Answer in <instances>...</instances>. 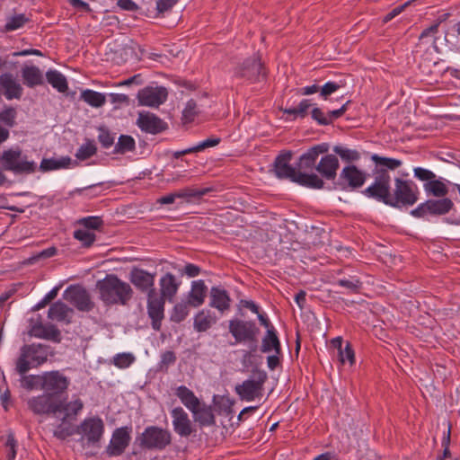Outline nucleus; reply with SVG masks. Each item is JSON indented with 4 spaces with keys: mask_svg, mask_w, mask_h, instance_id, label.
<instances>
[{
    "mask_svg": "<svg viewBox=\"0 0 460 460\" xmlns=\"http://www.w3.org/2000/svg\"><path fill=\"white\" fill-rule=\"evenodd\" d=\"M66 299L79 311L90 312L94 307L90 294L83 287H70L67 288Z\"/></svg>",
    "mask_w": 460,
    "mask_h": 460,
    "instance_id": "20",
    "label": "nucleus"
},
{
    "mask_svg": "<svg viewBox=\"0 0 460 460\" xmlns=\"http://www.w3.org/2000/svg\"><path fill=\"white\" fill-rule=\"evenodd\" d=\"M366 181V173L355 165L345 166L339 176L337 185L341 189L360 188Z\"/></svg>",
    "mask_w": 460,
    "mask_h": 460,
    "instance_id": "17",
    "label": "nucleus"
},
{
    "mask_svg": "<svg viewBox=\"0 0 460 460\" xmlns=\"http://www.w3.org/2000/svg\"><path fill=\"white\" fill-rule=\"evenodd\" d=\"M42 377V390L52 397L65 393L70 385L69 378L58 370L44 372Z\"/></svg>",
    "mask_w": 460,
    "mask_h": 460,
    "instance_id": "11",
    "label": "nucleus"
},
{
    "mask_svg": "<svg viewBox=\"0 0 460 460\" xmlns=\"http://www.w3.org/2000/svg\"><path fill=\"white\" fill-rule=\"evenodd\" d=\"M171 416L172 418L173 430L181 438H188L196 432V429L189 418L188 413L182 407L178 406L173 408L171 411Z\"/></svg>",
    "mask_w": 460,
    "mask_h": 460,
    "instance_id": "19",
    "label": "nucleus"
},
{
    "mask_svg": "<svg viewBox=\"0 0 460 460\" xmlns=\"http://www.w3.org/2000/svg\"><path fill=\"white\" fill-rule=\"evenodd\" d=\"M340 85L335 82H327L321 89V96L327 99L329 95L336 92Z\"/></svg>",
    "mask_w": 460,
    "mask_h": 460,
    "instance_id": "64",
    "label": "nucleus"
},
{
    "mask_svg": "<svg viewBox=\"0 0 460 460\" xmlns=\"http://www.w3.org/2000/svg\"><path fill=\"white\" fill-rule=\"evenodd\" d=\"M419 193L418 186L414 181L395 178L388 206L396 208L412 206L417 202Z\"/></svg>",
    "mask_w": 460,
    "mask_h": 460,
    "instance_id": "5",
    "label": "nucleus"
},
{
    "mask_svg": "<svg viewBox=\"0 0 460 460\" xmlns=\"http://www.w3.org/2000/svg\"><path fill=\"white\" fill-rule=\"evenodd\" d=\"M23 84L28 88H35L44 84L42 71L34 65H24L21 69Z\"/></svg>",
    "mask_w": 460,
    "mask_h": 460,
    "instance_id": "27",
    "label": "nucleus"
},
{
    "mask_svg": "<svg viewBox=\"0 0 460 460\" xmlns=\"http://www.w3.org/2000/svg\"><path fill=\"white\" fill-rule=\"evenodd\" d=\"M97 147L93 140L87 139L76 151L75 157L80 161H84L94 155Z\"/></svg>",
    "mask_w": 460,
    "mask_h": 460,
    "instance_id": "45",
    "label": "nucleus"
},
{
    "mask_svg": "<svg viewBox=\"0 0 460 460\" xmlns=\"http://www.w3.org/2000/svg\"><path fill=\"white\" fill-rule=\"evenodd\" d=\"M371 159L376 164V167L373 170L374 172H388L389 170L394 171L402 164V162L399 159L384 157L376 154L373 155Z\"/></svg>",
    "mask_w": 460,
    "mask_h": 460,
    "instance_id": "34",
    "label": "nucleus"
},
{
    "mask_svg": "<svg viewBox=\"0 0 460 460\" xmlns=\"http://www.w3.org/2000/svg\"><path fill=\"white\" fill-rule=\"evenodd\" d=\"M261 351L280 353V343L273 327L267 331V334L262 339Z\"/></svg>",
    "mask_w": 460,
    "mask_h": 460,
    "instance_id": "36",
    "label": "nucleus"
},
{
    "mask_svg": "<svg viewBox=\"0 0 460 460\" xmlns=\"http://www.w3.org/2000/svg\"><path fill=\"white\" fill-rule=\"evenodd\" d=\"M229 332L236 342L254 341L259 329L255 323L250 321L231 320L229 322Z\"/></svg>",
    "mask_w": 460,
    "mask_h": 460,
    "instance_id": "18",
    "label": "nucleus"
},
{
    "mask_svg": "<svg viewBox=\"0 0 460 460\" xmlns=\"http://www.w3.org/2000/svg\"><path fill=\"white\" fill-rule=\"evenodd\" d=\"M31 19L24 13H17L6 18V22L2 29L3 32H11L22 28Z\"/></svg>",
    "mask_w": 460,
    "mask_h": 460,
    "instance_id": "38",
    "label": "nucleus"
},
{
    "mask_svg": "<svg viewBox=\"0 0 460 460\" xmlns=\"http://www.w3.org/2000/svg\"><path fill=\"white\" fill-rule=\"evenodd\" d=\"M176 355L172 350H166L161 355V360L158 364L159 369L167 371L169 366L173 365L176 362Z\"/></svg>",
    "mask_w": 460,
    "mask_h": 460,
    "instance_id": "56",
    "label": "nucleus"
},
{
    "mask_svg": "<svg viewBox=\"0 0 460 460\" xmlns=\"http://www.w3.org/2000/svg\"><path fill=\"white\" fill-rule=\"evenodd\" d=\"M339 358L341 364L349 362L353 365L355 362V353L349 343H347L345 348L339 350Z\"/></svg>",
    "mask_w": 460,
    "mask_h": 460,
    "instance_id": "57",
    "label": "nucleus"
},
{
    "mask_svg": "<svg viewBox=\"0 0 460 460\" xmlns=\"http://www.w3.org/2000/svg\"><path fill=\"white\" fill-rule=\"evenodd\" d=\"M279 179L288 178V151L283 150L276 157L271 170Z\"/></svg>",
    "mask_w": 460,
    "mask_h": 460,
    "instance_id": "41",
    "label": "nucleus"
},
{
    "mask_svg": "<svg viewBox=\"0 0 460 460\" xmlns=\"http://www.w3.org/2000/svg\"><path fill=\"white\" fill-rule=\"evenodd\" d=\"M105 430L104 422L99 416L85 418L75 432L82 435V440H85L88 446L100 447Z\"/></svg>",
    "mask_w": 460,
    "mask_h": 460,
    "instance_id": "9",
    "label": "nucleus"
},
{
    "mask_svg": "<svg viewBox=\"0 0 460 460\" xmlns=\"http://www.w3.org/2000/svg\"><path fill=\"white\" fill-rule=\"evenodd\" d=\"M217 316L208 310L199 311L194 317L193 327L198 332H204L217 323Z\"/></svg>",
    "mask_w": 460,
    "mask_h": 460,
    "instance_id": "30",
    "label": "nucleus"
},
{
    "mask_svg": "<svg viewBox=\"0 0 460 460\" xmlns=\"http://www.w3.org/2000/svg\"><path fill=\"white\" fill-rule=\"evenodd\" d=\"M75 240L79 241L83 247H91L96 240V235L93 232L86 229H76L73 233Z\"/></svg>",
    "mask_w": 460,
    "mask_h": 460,
    "instance_id": "44",
    "label": "nucleus"
},
{
    "mask_svg": "<svg viewBox=\"0 0 460 460\" xmlns=\"http://www.w3.org/2000/svg\"><path fill=\"white\" fill-rule=\"evenodd\" d=\"M234 75L237 78L245 79L251 83L260 81L265 77L264 67L259 57L246 59L242 65L236 66Z\"/></svg>",
    "mask_w": 460,
    "mask_h": 460,
    "instance_id": "12",
    "label": "nucleus"
},
{
    "mask_svg": "<svg viewBox=\"0 0 460 460\" xmlns=\"http://www.w3.org/2000/svg\"><path fill=\"white\" fill-rule=\"evenodd\" d=\"M208 288L204 280L199 279L191 282L190 290L188 295V304L192 307H199L205 302Z\"/></svg>",
    "mask_w": 460,
    "mask_h": 460,
    "instance_id": "28",
    "label": "nucleus"
},
{
    "mask_svg": "<svg viewBox=\"0 0 460 460\" xmlns=\"http://www.w3.org/2000/svg\"><path fill=\"white\" fill-rule=\"evenodd\" d=\"M20 376V385L23 389H26L28 391H31L34 389H41L42 390V383H43V377L41 375H27V373L24 374H18Z\"/></svg>",
    "mask_w": 460,
    "mask_h": 460,
    "instance_id": "39",
    "label": "nucleus"
},
{
    "mask_svg": "<svg viewBox=\"0 0 460 460\" xmlns=\"http://www.w3.org/2000/svg\"><path fill=\"white\" fill-rule=\"evenodd\" d=\"M166 98L167 91L164 87H146L137 93L138 102L143 106L158 107L166 101Z\"/></svg>",
    "mask_w": 460,
    "mask_h": 460,
    "instance_id": "21",
    "label": "nucleus"
},
{
    "mask_svg": "<svg viewBox=\"0 0 460 460\" xmlns=\"http://www.w3.org/2000/svg\"><path fill=\"white\" fill-rule=\"evenodd\" d=\"M155 272L151 273L135 266L129 271L128 279L137 290L147 296L153 293V291H156L155 287Z\"/></svg>",
    "mask_w": 460,
    "mask_h": 460,
    "instance_id": "13",
    "label": "nucleus"
},
{
    "mask_svg": "<svg viewBox=\"0 0 460 460\" xmlns=\"http://www.w3.org/2000/svg\"><path fill=\"white\" fill-rule=\"evenodd\" d=\"M311 116L319 125H329L332 123V119L325 114L322 109L314 107L311 111Z\"/></svg>",
    "mask_w": 460,
    "mask_h": 460,
    "instance_id": "60",
    "label": "nucleus"
},
{
    "mask_svg": "<svg viewBox=\"0 0 460 460\" xmlns=\"http://www.w3.org/2000/svg\"><path fill=\"white\" fill-rule=\"evenodd\" d=\"M135 356L132 353H119L113 357L112 363L119 368H127L134 361Z\"/></svg>",
    "mask_w": 460,
    "mask_h": 460,
    "instance_id": "51",
    "label": "nucleus"
},
{
    "mask_svg": "<svg viewBox=\"0 0 460 460\" xmlns=\"http://www.w3.org/2000/svg\"><path fill=\"white\" fill-rule=\"evenodd\" d=\"M374 181L363 190V194L388 206L391 197V176L389 172H374Z\"/></svg>",
    "mask_w": 460,
    "mask_h": 460,
    "instance_id": "8",
    "label": "nucleus"
},
{
    "mask_svg": "<svg viewBox=\"0 0 460 460\" xmlns=\"http://www.w3.org/2000/svg\"><path fill=\"white\" fill-rule=\"evenodd\" d=\"M267 377L265 371L254 370L248 379L235 385L234 391L241 400L253 401L262 395L263 385Z\"/></svg>",
    "mask_w": 460,
    "mask_h": 460,
    "instance_id": "7",
    "label": "nucleus"
},
{
    "mask_svg": "<svg viewBox=\"0 0 460 460\" xmlns=\"http://www.w3.org/2000/svg\"><path fill=\"white\" fill-rule=\"evenodd\" d=\"M29 409L38 415L56 414L61 412L62 402L55 401L49 394H40L31 398L28 402Z\"/></svg>",
    "mask_w": 460,
    "mask_h": 460,
    "instance_id": "15",
    "label": "nucleus"
},
{
    "mask_svg": "<svg viewBox=\"0 0 460 460\" xmlns=\"http://www.w3.org/2000/svg\"><path fill=\"white\" fill-rule=\"evenodd\" d=\"M48 83L59 93H66L68 84L66 76L58 70L49 69L46 73Z\"/></svg>",
    "mask_w": 460,
    "mask_h": 460,
    "instance_id": "35",
    "label": "nucleus"
},
{
    "mask_svg": "<svg viewBox=\"0 0 460 460\" xmlns=\"http://www.w3.org/2000/svg\"><path fill=\"white\" fill-rule=\"evenodd\" d=\"M413 174L414 177L418 180L426 182H429V181H432L434 178H436V174L432 171L422 167L413 168Z\"/></svg>",
    "mask_w": 460,
    "mask_h": 460,
    "instance_id": "61",
    "label": "nucleus"
},
{
    "mask_svg": "<svg viewBox=\"0 0 460 460\" xmlns=\"http://www.w3.org/2000/svg\"><path fill=\"white\" fill-rule=\"evenodd\" d=\"M29 334L31 337L49 340L55 342H59L61 340L60 331L51 323H36L31 326V330L29 331Z\"/></svg>",
    "mask_w": 460,
    "mask_h": 460,
    "instance_id": "26",
    "label": "nucleus"
},
{
    "mask_svg": "<svg viewBox=\"0 0 460 460\" xmlns=\"http://www.w3.org/2000/svg\"><path fill=\"white\" fill-rule=\"evenodd\" d=\"M0 169L14 174H32L38 167L33 160H30L20 147L4 150L0 155Z\"/></svg>",
    "mask_w": 460,
    "mask_h": 460,
    "instance_id": "4",
    "label": "nucleus"
},
{
    "mask_svg": "<svg viewBox=\"0 0 460 460\" xmlns=\"http://www.w3.org/2000/svg\"><path fill=\"white\" fill-rule=\"evenodd\" d=\"M75 433L76 432L71 424H66L65 420L58 424L53 431L54 437L60 440H65L66 438L74 435Z\"/></svg>",
    "mask_w": 460,
    "mask_h": 460,
    "instance_id": "53",
    "label": "nucleus"
},
{
    "mask_svg": "<svg viewBox=\"0 0 460 460\" xmlns=\"http://www.w3.org/2000/svg\"><path fill=\"white\" fill-rule=\"evenodd\" d=\"M310 107L311 103L309 100H302L296 107L289 109V115H296L300 118H305Z\"/></svg>",
    "mask_w": 460,
    "mask_h": 460,
    "instance_id": "59",
    "label": "nucleus"
},
{
    "mask_svg": "<svg viewBox=\"0 0 460 460\" xmlns=\"http://www.w3.org/2000/svg\"><path fill=\"white\" fill-rule=\"evenodd\" d=\"M136 442L145 450H164L172 443V434L158 426H148L136 438Z\"/></svg>",
    "mask_w": 460,
    "mask_h": 460,
    "instance_id": "6",
    "label": "nucleus"
},
{
    "mask_svg": "<svg viewBox=\"0 0 460 460\" xmlns=\"http://www.w3.org/2000/svg\"><path fill=\"white\" fill-rule=\"evenodd\" d=\"M16 116V110L13 107L6 106L0 112V121L3 122L7 127L13 128L15 125Z\"/></svg>",
    "mask_w": 460,
    "mask_h": 460,
    "instance_id": "50",
    "label": "nucleus"
},
{
    "mask_svg": "<svg viewBox=\"0 0 460 460\" xmlns=\"http://www.w3.org/2000/svg\"><path fill=\"white\" fill-rule=\"evenodd\" d=\"M62 402V408L61 411H65V416L63 418V420H66V418L70 417L71 415H77L84 408V402L81 399L77 398L72 402Z\"/></svg>",
    "mask_w": 460,
    "mask_h": 460,
    "instance_id": "47",
    "label": "nucleus"
},
{
    "mask_svg": "<svg viewBox=\"0 0 460 460\" xmlns=\"http://www.w3.org/2000/svg\"><path fill=\"white\" fill-rule=\"evenodd\" d=\"M81 99L93 108L102 107L106 102L105 94L91 89L83 91Z\"/></svg>",
    "mask_w": 460,
    "mask_h": 460,
    "instance_id": "40",
    "label": "nucleus"
},
{
    "mask_svg": "<svg viewBox=\"0 0 460 460\" xmlns=\"http://www.w3.org/2000/svg\"><path fill=\"white\" fill-rule=\"evenodd\" d=\"M181 284V281L172 273L167 272L159 280V295L172 303L178 293Z\"/></svg>",
    "mask_w": 460,
    "mask_h": 460,
    "instance_id": "24",
    "label": "nucleus"
},
{
    "mask_svg": "<svg viewBox=\"0 0 460 460\" xmlns=\"http://www.w3.org/2000/svg\"><path fill=\"white\" fill-rule=\"evenodd\" d=\"M190 412L193 415L195 422H197L200 428L210 427L216 424L215 414L212 407L209 405L199 403V405Z\"/></svg>",
    "mask_w": 460,
    "mask_h": 460,
    "instance_id": "29",
    "label": "nucleus"
},
{
    "mask_svg": "<svg viewBox=\"0 0 460 460\" xmlns=\"http://www.w3.org/2000/svg\"><path fill=\"white\" fill-rule=\"evenodd\" d=\"M328 150L329 146L325 143L315 145L309 148L299 157L296 168L289 166V180L306 188L323 189L324 187L323 179L314 172L308 173L307 172L315 168L318 157L327 153Z\"/></svg>",
    "mask_w": 460,
    "mask_h": 460,
    "instance_id": "1",
    "label": "nucleus"
},
{
    "mask_svg": "<svg viewBox=\"0 0 460 460\" xmlns=\"http://www.w3.org/2000/svg\"><path fill=\"white\" fill-rule=\"evenodd\" d=\"M340 167L339 159L335 155L328 154L320 159L315 166V170L322 176L321 178L327 181H334L337 176V171Z\"/></svg>",
    "mask_w": 460,
    "mask_h": 460,
    "instance_id": "22",
    "label": "nucleus"
},
{
    "mask_svg": "<svg viewBox=\"0 0 460 460\" xmlns=\"http://www.w3.org/2000/svg\"><path fill=\"white\" fill-rule=\"evenodd\" d=\"M5 447L9 449L6 457L8 460H14L16 457V447L17 441L14 438L13 434H9L7 436V440L5 442Z\"/></svg>",
    "mask_w": 460,
    "mask_h": 460,
    "instance_id": "62",
    "label": "nucleus"
},
{
    "mask_svg": "<svg viewBox=\"0 0 460 460\" xmlns=\"http://www.w3.org/2000/svg\"><path fill=\"white\" fill-rule=\"evenodd\" d=\"M198 106L196 101L190 99L187 102L185 108L182 111V119L185 122H191L198 115Z\"/></svg>",
    "mask_w": 460,
    "mask_h": 460,
    "instance_id": "52",
    "label": "nucleus"
},
{
    "mask_svg": "<svg viewBox=\"0 0 460 460\" xmlns=\"http://www.w3.org/2000/svg\"><path fill=\"white\" fill-rule=\"evenodd\" d=\"M0 86L4 90L5 98L9 101L20 100L22 96L23 89L11 73H4L0 75Z\"/></svg>",
    "mask_w": 460,
    "mask_h": 460,
    "instance_id": "23",
    "label": "nucleus"
},
{
    "mask_svg": "<svg viewBox=\"0 0 460 460\" xmlns=\"http://www.w3.org/2000/svg\"><path fill=\"white\" fill-rule=\"evenodd\" d=\"M131 432L132 428L128 426L115 429L106 447V454L109 456H121L130 443Z\"/></svg>",
    "mask_w": 460,
    "mask_h": 460,
    "instance_id": "14",
    "label": "nucleus"
},
{
    "mask_svg": "<svg viewBox=\"0 0 460 460\" xmlns=\"http://www.w3.org/2000/svg\"><path fill=\"white\" fill-rule=\"evenodd\" d=\"M333 151L335 154L339 155L342 160L348 162L357 161L359 159V154L357 150L336 146H334Z\"/></svg>",
    "mask_w": 460,
    "mask_h": 460,
    "instance_id": "54",
    "label": "nucleus"
},
{
    "mask_svg": "<svg viewBox=\"0 0 460 460\" xmlns=\"http://www.w3.org/2000/svg\"><path fill=\"white\" fill-rule=\"evenodd\" d=\"M71 309L61 301L55 302L50 305L48 311V317L51 320H57L58 322L66 320L68 312Z\"/></svg>",
    "mask_w": 460,
    "mask_h": 460,
    "instance_id": "42",
    "label": "nucleus"
},
{
    "mask_svg": "<svg viewBox=\"0 0 460 460\" xmlns=\"http://www.w3.org/2000/svg\"><path fill=\"white\" fill-rule=\"evenodd\" d=\"M428 212L430 215L440 216L448 213L453 206V201L448 198L439 199H428L425 201Z\"/></svg>",
    "mask_w": 460,
    "mask_h": 460,
    "instance_id": "31",
    "label": "nucleus"
},
{
    "mask_svg": "<svg viewBox=\"0 0 460 460\" xmlns=\"http://www.w3.org/2000/svg\"><path fill=\"white\" fill-rule=\"evenodd\" d=\"M72 164L70 156L57 158H43L40 164L39 170L42 172L68 168Z\"/></svg>",
    "mask_w": 460,
    "mask_h": 460,
    "instance_id": "32",
    "label": "nucleus"
},
{
    "mask_svg": "<svg viewBox=\"0 0 460 460\" xmlns=\"http://www.w3.org/2000/svg\"><path fill=\"white\" fill-rule=\"evenodd\" d=\"M221 142V138L217 137H208L199 143H198L196 146H193V151L194 153L204 151L207 148L214 147L217 146Z\"/></svg>",
    "mask_w": 460,
    "mask_h": 460,
    "instance_id": "58",
    "label": "nucleus"
},
{
    "mask_svg": "<svg viewBox=\"0 0 460 460\" xmlns=\"http://www.w3.org/2000/svg\"><path fill=\"white\" fill-rule=\"evenodd\" d=\"M77 224L84 226V229L91 231L100 229L103 226L104 222L102 217L89 216L78 219Z\"/></svg>",
    "mask_w": 460,
    "mask_h": 460,
    "instance_id": "48",
    "label": "nucleus"
},
{
    "mask_svg": "<svg viewBox=\"0 0 460 460\" xmlns=\"http://www.w3.org/2000/svg\"><path fill=\"white\" fill-rule=\"evenodd\" d=\"M136 148L135 139L129 135H121L114 146V154H125Z\"/></svg>",
    "mask_w": 460,
    "mask_h": 460,
    "instance_id": "43",
    "label": "nucleus"
},
{
    "mask_svg": "<svg viewBox=\"0 0 460 460\" xmlns=\"http://www.w3.org/2000/svg\"><path fill=\"white\" fill-rule=\"evenodd\" d=\"M189 306L188 302L177 303L172 308L171 321L177 323L184 321L190 313Z\"/></svg>",
    "mask_w": 460,
    "mask_h": 460,
    "instance_id": "46",
    "label": "nucleus"
},
{
    "mask_svg": "<svg viewBox=\"0 0 460 460\" xmlns=\"http://www.w3.org/2000/svg\"><path fill=\"white\" fill-rule=\"evenodd\" d=\"M137 127L145 133L157 135L168 128V124L150 111H140L137 119Z\"/></svg>",
    "mask_w": 460,
    "mask_h": 460,
    "instance_id": "16",
    "label": "nucleus"
},
{
    "mask_svg": "<svg viewBox=\"0 0 460 460\" xmlns=\"http://www.w3.org/2000/svg\"><path fill=\"white\" fill-rule=\"evenodd\" d=\"M175 395L190 411L195 410L200 403L199 399L195 394L185 385L178 386L175 391Z\"/></svg>",
    "mask_w": 460,
    "mask_h": 460,
    "instance_id": "33",
    "label": "nucleus"
},
{
    "mask_svg": "<svg viewBox=\"0 0 460 460\" xmlns=\"http://www.w3.org/2000/svg\"><path fill=\"white\" fill-rule=\"evenodd\" d=\"M231 298L222 287H212L209 292V306L216 308L221 314L230 309Z\"/></svg>",
    "mask_w": 460,
    "mask_h": 460,
    "instance_id": "25",
    "label": "nucleus"
},
{
    "mask_svg": "<svg viewBox=\"0 0 460 460\" xmlns=\"http://www.w3.org/2000/svg\"><path fill=\"white\" fill-rule=\"evenodd\" d=\"M336 284L340 287L345 288L348 290L357 293L361 288V281L356 277H352L349 279H341L337 280Z\"/></svg>",
    "mask_w": 460,
    "mask_h": 460,
    "instance_id": "55",
    "label": "nucleus"
},
{
    "mask_svg": "<svg viewBox=\"0 0 460 460\" xmlns=\"http://www.w3.org/2000/svg\"><path fill=\"white\" fill-rule=\"evenodd\" d=\"M98 140L103 148H110L115 141V134H112L107 128L99 127Z\"/></svg>",
    "mask_w": 460,
    "mask_h": 460,
    "instance_id": "49",
    "label": "nucleus"
},
{
    "mask_svg": "<svg viewBox=\"0 0 460 460\" xmlns=\"http://www.w3.org/2000/svg\"><path fill=\"white\" fill-rule=\"evenodd\" d=\"M165 301L159 292L153 291V293L146 296V310L148 317L151 320L152 328L159 332L162 327V322L164 319Z\"/></svg>",
    "mask_w": 460,
    "mask_h": 460,
    "instance_id": "10",
    "label": "nucleus"
},
{
    "mask_svg": "<svg viewBox=\"0 0 460 460\" xmlns=\"http://www.w3.org/2000/svg\"><path fill=\"white\" fill-rule=\"evenodd\" d=\"M424 190L428 195H432L437 198H445L448 193L447 185L437 177L429 182H425L423 185Z\"/></svg>",
    "mask_w": 460,
    "mask_h": 460,
    "instance_id": "37",
    "label": "nucleus"
},
{
    "mask_svg": "<svg viewBox=\"0 0 460 460\" xmlns=\"http://www.w3.org/2000/svg\"><path fill=\"white\" fill-rule=\"evenodd\" d=\"M52 354L49 345L42 343L24 344L20 348L14 370L17 374L28 373L31 368H37L46 363Z\"/></svg>",
    "mask_w": 460,
    "mask_h": 460,
    "instance_id": "3",
    "label": "nucleus"
},
{
    "mask_svg": "<svg viewBox=\"0 0 460 460\" xmlns=\"http://www.w3.org/2000/svg\"><path fill=\"white\" fill-rule=\"evenodd\" d=\"M179 0H156V11L160 14L172 10Z\"/></svg>",
    "mask_w": 460,
    "mask_h": 460,
    "instance_id": "63",
    "label": "nucleus"
},
{
    "mask_svg": "<svg viewBox=\"0 0 460 460\" xmlns=\"http://www.w3.org/2000/svg\"><path fill=\"white\" fill-rule=\"evenodd\" d=\"M96 288L100 299L106 305H127L134 295L130 284L116 274H107L103 279L97 281Z\"/></svg>",
    "mask_w": 460,
    "mask_h": 460,
    "instance_id": "2",
    "label": "nucleus"
}]
</instances>
